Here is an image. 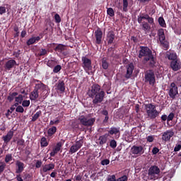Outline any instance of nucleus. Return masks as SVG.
<instances>
[{
    "instance_id": "nucleus-1",
    "label": "nucleus",
    "mask_w": 181,
    "mask_h": 181,
    "mask_svg": "<svg viewBox=\"0 0 181 181\" xmlns=\"http://www.w3.org/2000/svg\"><path fill=\"white\" fill-rule=\"evenodd\" d=\"M88 95L90 98H92L93 105H98V104L103 103L105 97V92L101 90V86L99 84L95 83L88 90Z\"/></svg>"
},
{
    "instance_id": "nucleus-2",
    "label": "nucleus",
    "mask_w": 181,
    "mask_h": 181,
    "mask_svg": "<svg viewBox=\"0 0 181 181\" xmlns=\"http://www.w3.org/2000/svg\"><path fill=\"white\" fill-rule=\"evenodd\" d=\"M138 57L141 59L144 57L143 59L144 63H148L149 62L150 67H156L157 64L156 58L153 54L152 50L145 46H140V50L139 51Z\"/></svg>"
},
{
    "instance_id": "nucleus-3",
    "label": "nucleus",
    "mask_w": 181,
    "mask_h": 181,
    "mask_svg": "<svg viewBox=\"0 0 181 181\" xmlns=\"http://www.w3.org/2000/svg\"><path fill=\"white\" fill-rule=\"evenodd\" d=\"M143 20H146L148 22H144ZM137 21L139 24L142 23V28L143 30L145 32H148L151 30V27L150 25H154L155 24V20L153 17H151L147 13H141L138 16H137Z\"/></svg>"
},
{
    "instance_id": "nucleus-4",
    "label": "nucleus",
    "mask_w": 181,
    "mask_h": 181,
    "mask_svg": "<svg viewBox=\"0 0 181 181\" xmlns=\"http://www.w3.org/2000/svg\"><path fill=\"white\" fill-rule=\"evenodd\" d=\"M144 109L146 112L147 117L151 120L157 119L160 112L157 110L156 105L153 103H148L144 105Z\"/></svg>"
},
{
    "instance_id": "nucleus-5",
    "label": "nucleus",
    "mask_w": 181,
    "mask_h": 181,
    "mask_svg": "<svg viewBox=\"0 0 181 181\" xmlns=\"http://www.w3.org/2000/svg\"><path fill=\"white\" fill-rule=\"evenodd\" d=\"M81 125L86 127H91L95 122V118H89L88 117L81 115L78 119Z\"/></svg>"
},
{
    "instance_id": "nucleus-6",
    "label": "nucleus",
    "mask_w": 181,
    "mask_h": 181,
    "mask_svg": "<svg viewBox=\"0 0 181 181\" xmlns=\"http://www.w3.org/2000/svg\"><path fill=\"white\" fill-rule=\"evenodd\" d=\"M145 83H148L150 86H155L156 84V74L153 69L147 70L145 72Z\"/></svg>"
},
{
    "instance_id": "nucleus-7",
    "label": "nucleus",
    "mask_w": 181,
    "mask_h": 181,
    "mask_svg": "<svg viewBox=\"0 0 181 181\" xmlns=\"http://www.w3.org/2000/svg\"><path fill=\"white\" fill-rule=\"evenodd\" d=\"M82 62H83V68L85 70L86 73H88L89 71H92L93 66H92V61L91 59H88L86 57H82Z\"/></svg>"
},
{
    "instance_id": "nucleus-8",
    "label": "nucleus",
    "mask_w": 181,
    "mask_h": 181,
    "mask_svg": "<svg viewBox=\"0 0 181 181\" xmlns=\"http://www.w3.org/2000/svg\"><path fill=\"white\" fill-rule=\"evenodd\" d=\"M168 94H169L170 98H173V100H175V98H176V96L177 95V94H179L178 88L175 82H172L170 83Z\"/></svg>"
},
{
    "instance_id": "nucleus-9",
    "label": "nucleus",
    "mask_w": 181,
    "mask_h": 181,
    "mask_svg": "<svg viewBox=\"0 0 181 181\" xmlns=\"http://www.w3.org/2000/svg\"><path fill=\"white\" fill-rule=\"evenodd\" d=\"M160 173V169L157 165H152L149 168L148 175L152 179L156 178V175H159Z\"/></svg>"
},
{
    "instance_id": "nucleus-10",
    "label": "nucleus",
    "mask_w": 181,
    "mask_h": 181,
    "mask_svg": "<svg viewBox=\"0 0 181 181\" xmlns=\"http://www.w3.org/2000/svg\"><path fill=\"white\" fill-rule=\"evenodd\" d=\"M127 72L124 75V78L126 80H129V78H132L135 66L133 63H130L128 65L126 66Z\"/></svg>"
},
{
    "instance_id": "nucleus-11",
    "label": "nucleus",
    "mask_w": 181,
    "mask_h": 181,
    "mask_svg": "<svg viewBox=\"0 0 181 181\" xmlns=\"http://www.w3.org/2000/svg\"><path fill=\"white\" fill-rule=\"evenodd\" d=\"M94 35H95V44L96 45H102L103 33L101 28H98L95 31Z\"/></svg>"
},
{
    "instance_id": "nucleus-12",
    "label": "nucleus",
    "mask_w": 181,
    "mask_h": 181,
    "mask_svg": "<svg viewBox=\"0 0 181 181\" xmlns=\"http://www.w3.org/2000/svg\"><path fill=\"white\" fill-rule=\"evenodd\" d=\"M14 136V130L13 129H10L6 135H4L1 137L4 143L7 145L13 139Z\"/></svg>"
},
{
    "instance_id": "nucleus-13",
    "label": "nucleus",
    "mask_w": 181,
    "mask_h": 181,
    "mask_svg": "<svg viewBox=\"0 0 181 181\" xmlns=\"http://www.w3.org/2000/svg\"><path fill=\"white\" fill-rule=\"evenodd\" d=\"M130 153L132 155L141 156L144 153V147L142 146H133L131 148Z\"/></svg>"
},
{
    "instance_id": "nucleus-14",
    "label": "nucleus",
    "mask_w": 181,
    "mask_h": 181,
    "mask_svg": "<svg viewBox=\"0 0 181 181\" xmlns=\"http://www.w3.org/2000/svg\"><path fill=\"white\" fill-rule=\"evenodd\" d=\"M175 135V132L172 130L165 131L162 135V140L168 142L170 141L171 138H173Z\"/></svg>"
},
{
    "instance_id": "nucleus-15",
    "label": "nucleus",
    "mask_w": 181,
    "mask_h": 181,
    "mask_svg": "<svg viewBox=\"0 0 181 181\" xmlns=\"http://www.w3.org/2000/svg\"><path fill=\"white\" fill-rule=\"evenodd\" d=\"M55 90L59 93H64L66 90L65 83L64 81L59 80L55 84Z\"/></svg>"
},
{
    "instance_id": "nucleus-16",
    "label": "nucleus",
    "mask_w": 181,
    "mask_h": 181,
    "mask_svg": "<svg viewBox=\"0 0 181 181\" xmlns=\"http://www.w3.org/2000/svg\"><path fill=\"white\" fill-rule=\"evenodd\" d=\"M170 67L173 71H179L181 69L180 60L177 59L175 61H171Z\"/></svg>"
},
{
    "instance_id": "nucleus-17",
    "label": "nucleus",
    "mask_w": 181,
    "mask_h": 181,
    "mask_svg": "<svg viewBox=\"0 0 181 181\" xmlns=\"http://www.w3.org/2000/svg\"><path fill=\"white\" fill-rule=\"evenodd\" d=\"M55 168V164L53 163L45 164L42 166V169H40V173H46L49 171H52Z\"/></svg>"
},
{
    "instance_id": "nucleus-18",
    "label": "nucleus",
    "mask_w": 181,
    "mask_h": 181,
    "mask_svg": "<svg viewBox=\"0 0 181 181\" xmlns=\"http://www.w3.org/2000/svg\"><path fill=\"white\" fill-rule=\"evenodd\" d=\"M115 40V33L113 30L108 31L106 35V40L108 45L114 43Z\"/></svg>"
},
{
    "instance_id": "nucleus-19",
    "label": "nucleus",
    "mask_w": 181,
    "mask_h": 181,
    "mask_svg": "<svg viewBox=\"0 0 181 181\" xmlns=\"http://www.w3.org/2000/svg\"><path fill=\"white\" fill-rule=\"evenodd\" d=\"M14 66H16V61L14 59H9L5 63L4 69L9 71L11 69H13Z\"/></svg>"
},
{
    "instance_id": "nucleus-20",
    "label": "nucleus",
    "mask_w": 181,
    "mask_h": 181,
    "mask_svg": "<svg viewBox=\"0 0 181 181\" xmlns=\"http://www.w3.org/2000/svg\"><path fill=\"white\" fill-rule=\"evenodd\" d=\"M16 166L18 168V169L16 170V174H21L23 172L25 168V164L23 162L20 160H16Z\"/></svg>"
},
{
    "instance_id": "nucleus-21",
    "label": "nucleus",
    "mask_w": 181,
    "mask_h": 181,
    "mask_svg": "<svg viewBox=\"0 0 181 181\" xmlns=\"http://www.w3.org/2000/svg\"><path fill=\"white\" fill-rule=\"evenodd\" d=\"M52 45H57L54 50L55 52H58L59 53L63 54L64 52L66 49V45H63V44H56V43H52Z\"/></svg>"
},
{
    "instance_id": "nucleus-22",
    "label": "nucleus",
    "mask_w": 181,
    "mask_h": 181,
    "mask_svg": "<svg viewBox=\"0 0 181 181\" xmlns=\"http://www.w3.org/2000/svg\"><path fill=\"white\" fill-rule=\"evenodd\" d=\"M108 134L110 136L113 135H120V127H112L108 131Z\"/></svg>"
},
{
    "instance_id": "nucleus-23",
    "label": "nucleus",
    "mask_w": 181,
    "mask_h": 181,
    "mask_svg": "<svg viewBox=\"0 0 181 181\" xmlns=\"http://www.w3.org/2000/svg\"><path fill=\"white\" fill-rule=\"evenodd\" d=\"M108 137H109L108 134H105L102 136H100L98 138L99 145L103 146V145L106 144L107 142Z\"/></svg>"
},
{
    "instance_id": "nucleus-24",
    "label": "nucleus",
    "mask_w": 181,
    "mask_h": 181,
    "mask_svg": "<svg viewBox=\"0 0 181 181\" xmlns=\"http://www.w3.org/2000/svg\"><path fill=\"white\" fill-rule=\"evenodd\" d=\"M39 97V91L33 89V90L30 93L29 98L30 101H36Z\"/></svg>"
},
{
    "instance_id": "nucleus-25",
    "label": "nucleus",
    "mask_w": 181,
    "mask_h": 181,
    "mask_svg": "<svg viewBox=\"0 0 181 181\" xmlns=\"http://www.w3.org/2000/svg\"><path fill=\"white\" fill-rule=\"evenodd\" d=\"M166 57L169 60H171L172 62L177 59V54L175 52L167 53Z\"/></svg>"
},
{
    "instance_id": "nucleus-26",
    "label": "nucleus",
    "mask_w": 181,
    "mask_h": 181,
    "mask_svg": "<svg viewBox=\"0 0 181 181\" xmlns=\"http://www.w3.org/2000/svg\"><path fill=\"white\" fill-rule=\"evenodd\" d=\"M101 115L105 116V119H103V124H107L109 122L110 117H109V112L107 110H103L100 112Z\"/></svg>"
},
{
    "instance_id": "nucleus-27",
    "label": "nucleus",
    "mask_w": 181,
    "mask_h": 181,
    "mask_svg": "<svg viewBox=\"0 0 181 181\" xmlns=\"http://www.w3.org/2000/svg\"><path fill=\"white\" fill-rule=\"evenodd\" d=\"M57 132V127H52L47 129V136L48 137H52L53 135H54Z\"/></svg>"
},
{
    "instance_id": "nucleus-28",
    "label": "nucleus",
    "mask_w": 181,
    "mask_h": 181,
    "mask_svg": "<svg viewBox=\"0 0 181 181\" xmlns=\"http://www.w3.org/2000/svg\"><path fill=\"white\" fill-rule=\"evenodd\" d=\"M157 35L159 37V40H166V37L165 35V30L163 28L158 29V30L157 32Z\"/></svg>"
},
{
    "instance_id": "nucleus-29",
    "label": "nucleus",
    "mask_w": 181,
    "mask_h": 181,
    "mask_svg": "<svg viewBox=\"0 0 181 181\" xmlns=\"http://www.w3.org/2000/svg\"><path fill=\"white\" fill-rule=\"evenodd\" d=\"M47 86L42 83H36L34 90L36 91H39L40 90L41 91H45L46 90Z\"/></svg>"
},
{
    "instance_id": "nucleus-30",
    "label": "nucleus",
    "mask_w": 181,
    "mask_h": 181,
    "mask_svg": "<svg viewBox=\"0 0 181 181\" xmlns=\"http://www.w3.org/2000/svg\"><path fill=\"white\" fill-rule=\"evenodd\" d=\"M101 66L104 70H107L110 66V63L107 62V58L103 57L101 59Z\"/></svg>"
},
{
    "instance_id": "nucleus-31",
    "label": "nucleus",
    "mask_w": 181,
    "mask_h": 181,
    "mask_svg": "<svg viewBox=\"0 0 181 181\" xmlns=\"http://www.w3.org/2000/svg\"><path fill=\"white\" fill-rule=\"evenodd\" d=\"M17 95H18V92L9 93L8 95L7 96V101H8L9 103H12V101L15 100Z\"/></svg>"
},
{
    "instance_id": "nucleus-32",
    "label": "nucleus",
    "mask_w": 181,
    "mask_h": 181,
    "mask_svg": "<svg viewBox=\"0 0 181 181\" xmlns=\"http://www.w3.org/2000/svg\"><path fill=\"white\" fill-rule=\"evenodd\" d=\"M64 141H59L58 142L55 147L53 148V150L57 153H58L61 150H62V146H64Z\"/></svg>"
},
{
    "instance_id": "nucleus-33",
    "label": "nucleus",
    "mask_w": 181,
    "mask_h": 181,
    "mask_svg": "<svg viewBox=\"0 0 181 181\" xmlns=\"http://www.w3.org/2000/svg\"><path fill=\"white\" fill-rule=\"evenodd\" d=\"M42 115V111L39 110L37 111L33 117L31 119L32 122H35Z\"/></svg>"
},
{
    "instance_id": "nucleus-34",
    "label": "nucleus",
    "mask_w": 181,
    "mask_h": 181,
    "mask_svg": "<svg viewBox=\"0 0 181 181\" xmlns=\"http://www.w3.org/2000/svg\"><path fill=\"white\" fill-rule=\"evenodd\" d=\"M159 41L165 50L169 49L170 43L166 40H160Z\"/></svg>"
},
{
    "instance_id": "nucleus-35",
    "label": "nucleus",
    "mask_w": 181,
    "mask_h": 181,
    "mask_svg": "<svg viewBox=\"0 0 181 181\" xmlns=\"http://www.w3.org/2000/svg\"><path fill=\"white\" fill-rule=\"evenodd\" d=\"M48 146H49V143L47 142L46 137L45 136L42 137L40 140V146L42 148H45V147H47Z\"/></svg>"
},
{
    "instance_id": "nucleus-36",
    "label": "nucleus",
    "mask_w": 181,
    "mask_h": 181,
    "mask_svg": "<svg viewBox=\"0 0 181 181\" xmlns=\"http://www.w3.org/2000/svg\"><path fill=\"white\" fill-rule=\"evenodd\" d=\"M57 64V62L53 59L48 60L47 62V66L48 67H50V69H53V67H55Z\"/></svg>"
},
{
    "instance_id": "nucleus-37",
    "label": "nucleus",
    "mask_w": 181,
    "mask_h": 181,
    "mask_svg": "<svg viewBox=\"0 0 181 181\" xmlns=\"http://www.w3.org/2000/svg\"><path fill=\"white\" fill-rule=\"evenodd\" d=\"M80 150V148L76 146L75 144L72 145L71 147H70V149H69V153L71 154H74V153H76L77 151H78Z\"/></svg>"
},
{
    "instance_id": "nucleus-38",
    "label": "nucleus",
    "mask_w": 181,
    "mask_h": 181,
    "mask_svg": "<svg viewBox=\"0 0 181 181\" xmlns=\"http://www.w3.org/2000/svg\"><path fill=\"white\" fill-rule=\"evenodd\" d=\"M158 23L159 25L163 28H166L167 24L163 17H159L158 18Z\"/></svg>"
},
{
    "instance_id": "nucleus-39",
    "label": "nucleus",
    "mask_w": 181,
    "mask_h": 181,
    "mask_svg": "<svg viewBox=\"0 0 181 181\" xmlns=\"http://www.w3.org/2000/svg\"><path fill=\"white\" fill-rule=\"evenodd\" d=\"M83 143H84L83 139L81 138V139H80L79 140H76V141L75 145H76L79 149H81V148L83 147Z\"/></svg>"
},
{
    "instance_id": "nucleus-40",
    "label": "nucleus",
    "mask_w": 181,
    "mask_h": 181,
    "mask_svg": "<svg viewBox=\"0 0 181 181\" xmlns=\"http://www.w3.org/2000/svg\"><path fill=\"white\" fill-rule=\"evenodd\" d=\"M24 100V96L21 94H19L18 96L15 97V102L19 103V104H22V102Z\"/></svg>"
},
{
    "instance_id": "nucleus-41",
    "label": "nucleus",
    "mask_w": 181,
    "mask_h": 181,
    "mask_svg": "<svg viewBox=\"0 0 181 181\" xmlns=\"http://www.w3.org/2000/svg\"><path fill=\"white\" fill-rule=\"evenodd\" d=\"M122 3H123L122 11H124V12H127L128 11V6H129L128 0H122Z\"/></svg>"
},
{
    "instance_id": "nucleus-42",
    "label": "nucleus",
    "mask_w": 181,
    "mask_h": 181,
    "mask_svg": "<svg viewBox=\"0 0 181 181\" xmlns=\"http://www.w3.org/2000/svg\"><path fill=\"white\" fill-rule=\"evenodd\" d=\"M13 160V155L11 153H8L5 156L4 161L6 163H8L9 162L12 161Z\"/></svg>"
},
{
    "instance_id": "nucleus-43",
    "label": "nucleus",
    "mask_w": 181,
    "mask_h": 181,
    "mask_svg": "<svg viewBox=\"0 0 181 181\" xmlns=\"http://www.w3.org/2000/svg\"><path fill=\"white\" fill-rule=\"evenodd\" d=\"M110 147L112 149H115L117 147V142L115 139H112L110 141Z\"/></svg>"
},
{
    "instance_id": "nucleus-44",
    "label": "nucleus",
    "mask_w": 181,
    "mask_h": 181,
    "mask_svg": "<svg viewBox=\"0 0 181 181\" xmlns=\"http://www.w3.org/2000/svg\"><path fill=\"white\" fill-rule=\"evenodd\" d=\"M61 70H62L61 65H55L53 67V73H54L55 74H57L58 73H59V71H61Z\"/></svg>"
},
{
    "instance_id": "nucleus-45",
    "label": "nucleus",
    "mask_w": 181,
    "mask_h": 181,
    "mask_svg": "<svg viewBox=\"0 0 181 181\" xmlns=\"http://www.w3.org/2000/svg\"><path fill=\"white\" fill-rule=\"evenodd\" d=\"M107 56L109 57H115L116 54H115V51L112 48H109L107 49Z\"/></svg>"
},
{
    "instance_id": "nucleus-46",
    "label": "nucleus",
    "mask_w": 181,
    "mask_h": 181,
    "mask_svg": "<svg viewBox=\"0 0 181 181\" xmlns=\"http://www.w3.org/2000/svg\"><path fill=\"white\" fill-rule=\"evenodd\" d=\"M107 13L109 15L110 17H114L115 16V11L112 8H109L107 9Z\"/></svg>"
},
{
    "instance_id": "nucleus-47",
    "label": "nucleus",
    "mask_w": 181,
    "mask_h": 181,
    "mask_svg": "<svg viewBox=\"0 0 181 181\" xmlns=\"http://www.w3.org/2000/svg\"><path fill=\"white\" fill-rule=\"evenodd\" d=\"M35 42H35V40L34 37H32L26 41V45L27 46H30V45H33Z\"/></svg>"
},
{
    "instance_id": "nucleus-48",
    "label": "nucleus",
    "mask_w": 181,
    "mask_h": 181,
    "mask_svg": "<svg viewBox=\"0 0 181 181\" xmlns=\"http://www.w3.org/2000/svg\"><path fill=\"white\" fill-rule=\"evenodd\" d=\"M22 107H28L30 105V100H24L21 103Z\"/></svg>"
},
{
    "instance_id": "nucleus-49",
    "label": "nucleus",
    "mask_w": 181,
    "mask_h": 181,
    "mask_svg": "<svg viewBox=\"0 0 181 181\" xmlns=\"http://www.w3.org/2000/svg\"><path fill=\"white\" fill-rule=\"evenodd\" d=\"M16 112L23 114L24 112V108L22 105H18L16 108Z\"/></svg>"
},
{
    "instance_id": "nucleus-50",
    "label": "nucleus",
    "mask_w": 181,
    "mask_h": 181,
    "mask_svg": "<svg viewBox=\"0 0 181 181\" xmlns=\"http://www.w3.org/2000/svg\"><path fill=\"white\" fill-rule=\"evenodd\" d=\"M129 175H124L122 177H119L117 179V181H128Z\"/></svg>"
},
{
    "instance_id": "nucleus-51",
    "label": "nucleus",
    "mask_w": 181,
    "mask_h": 181,
    "mask_svg": "<svg viewBox=\"0 0 181 181\" xmlns=\"http://www.w3.org/2000/svg\"><path fill=\"white\" fill-rule=\"evenodd\" d=\"M175 118V113L170 112L168 116V124L169 125V122L173 121Z\"/></svg>"
},
{
    "instance_id": "nucleus-52",
    "label": "nucleus",
    "mask_w": 181,
    "mask_h": 181,
    "mask_svg": "<svg viewBox=\"0 0 181 181\" xmlns=\"http://www.w3.org/2000/svg\"><path fill=\"white\" fill-rule=\"evenodd\" d=\"M6 164L5 163H0V175H1L5 170Z\"/></svg>"
},
{
    "instance_id": "nucleus-53",
    "label": "nucleus",
    "mask_w": 181,
    "mask_h": 181,
    "mask_svg": "<svg viewBox=\"0 0 181 181\" xmlns=\"http://www.w3.org/2000/svg\"><path fill=\"white\" fill-rule=\"evenodd\" d=\"M42 161L40 160H37L35 164V168L39 169L42 167Z\"/></svg>"
},
{
    "instance_id": "nucleus-54",
    "label": "nucleus",
    "mask_w": 181,
    "mask_h": 181,
    "mask_svg": "<svg viewBox=\"0 0 181 181\" xmlns=\"http://www.w3.org/2000/svg\"><path fill=\"white\" fill-rule=\"evenodd\" d=\"M47 54V50L46 49H40L39 51V56H45Z\"/></svg>"
},
{
    "instance_id": "nucleus-55",
    "label": "nucleus",
    "mask_w": 181,
    "mask_h": 181,
    "mask_svg": "<svg viewBox=\"0 0 181 181\" xmlns=\"http://www.w3.org/2000/svg\"><path fill=\"white\" fill-rule=\"evenodd\" d=\"M110 163V160L109 159H104L101 160V165L105 166V165H108Z\"/></svg>"
},
{
    "instance_id": "nucleus-56",
    "label": "nucleus",
    "mask_w": 181,
    "mask_h": 181,
    "mask_svg": "<svg viewBox=\"0 0 181 181\" xmlns=\"http://www.w3.org/2000/svg\"><path fill=\"white\" fill-rule=\"evenodd\" d=\"M59 123H60V120L59 119H57L56 120H50L49 125L50 126L57 125Z\"/></svg>"
},
{
    "instance_id": "nucleus-57",
    "label": "nucleus",
    "mask_w": 181,
    "mask_h": 181,
    "mask_svg": "<svg viewBox=\"0 0 181 181\" xmlns=\"http://www.w3.org/2000/svg\"><path fill=\"white\" fill-rule=\"evenodd\" d=\"M54 20H55V22L57 23H61L62 19H61L60 16L58 13H56L54 15Z\"/></svg>"
},
{
    "instance_id": "nucleus-58",
    "label": "nucleus",
    "mask_w": 181,
    "mask_h": 181,
    "mask_svg": "<svg viewBox=\"0 0 181 181\" xmlns=\"http://www.w3.org/2000/svg\"><path fill=\"white\" fill-rule=\"evenodd\" d=\"M17 145L20 146H25V140L23 139H18L17 141Z\"/></svg>"
},
{
    "instance_id": "nucleus-59",
    "label": "nucleus",
    "mask_w": 181,
    "mask_h": 181,
    "mask_svg": "<svg viewBox=\"0 0 181 181\" xmlns=\"http://www.w3.org/2000/svg\"><path fill=\"white\" fill-rule=\"evenodd\" d=\"M160 152V149L158 147H153L152 149V154L156 156Z\"/></svg>"
},
{
    "instance_id": "nucleus-60",
    "label": "nucleus",
    "mask_w": 181,
    "mask_h": 181,
    "mask_svg": "<svg viewBox=\"0 0 181 181\" xmlns=\"http://www.w3.org/2000/svg\"><path fill=\"white\" fill-rule=\"evenodd\" d=\"M147 142L153 143L154 141V136H148L146 137Z\"/></svg>"
},
{
    "instance_id": "nucleus-61",
    "label": "nucleus",
    "mask_w": 181,
    "mask_h": 181,
    "mask_svg": "<svg viewBox=\"0 0 181 181\" xmlns=\"http://www.w3.org/2000/svg\"><path fill=\"white\" fill-rule=\"evenodd\" d=\"M107 181H117V179H116V175H112L110 177L107 178Z\"/></svg>"
},
{
    "instance_id": "nucleus-62",
    "label": "nucleus",
    "mask_w": 181,
    "mask_h": 181,
    "mask_svg": "<svg viewBox=\"0 0 181 181\" xmlns=\"http://www.w3.org/2000/svg\"><path fill=\"white\" fill-rule=\"evenodd\" d=\"M20 54H21V50H20V49H18V51H15V52H13V55L14 57H16V58L19 57Z\"/></svg>"
},
{
    "instance_id": "nucleus-63",
    "label": "nucleus",
    "mask_w": 181,
    "mask_h": 181,
    "mask_svg": "<svg viewBox=\"0 0 181 181\" xmlns=\"http://www.w3.org/2000/svg\"><path fill=\"white\" fill-rule=\"evenodd\" d=\"M6 12V7L0 6V14L2 15Z\"/></svg>"
},
{
    "instance_id": "nucleus-64",
    "label": "nucleus",
    "mask_w": 181,
    "mask_h": 181,
    "mask_svg": "<svg viewBox=\"0 0 181 181\" xmlns=\"http://www.w3.org/2000/svg\"><path fill=\"white\" fill-rule=\"evenodd\" d=\"M181 149V144H178V145H176L175 148H174V151L175 152H178L180 151Z\"/></svg>"
}]
</instances>
